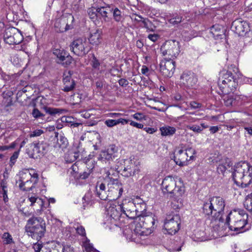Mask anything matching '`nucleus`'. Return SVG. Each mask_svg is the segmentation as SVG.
<instances>
[{
	"label": "nucleus",
	"instance_id": "nucleus-1",
	"mask_svg": "<svg viewBox=\"0 0 252 252\" xmlns=\"http://www.w3.org/2000/svg\"><path fill=\"white\" fill-rule=\"evenodd\" d=\"M233 72L234 73H232L230 70H224L220 73L218 85L224 94L233 93L238 86V80L241 74L237 68H235Z\"/></svg>",
	"mask_w": 252,
	"mask_h": 252
},
{
	"label": "nucleus",
	"instance_id": "nucleus-2",
	"mask_svg": "<svg viewBox=\"0 0 252 252\" xmlns=\"http://www.w3.org/2000/svg\"><path fill=\"white\" fill-rule=\"evenodd\" d=\"M232 175L237 185L246 188L252 182V166L246 161L238 162L234 166Z\"/></svg>",
	"mask_w": 252,
	"mask_h": 252
},
{
	"label": "nucleus",
	"instance_id": "nucleus-3",
	"mask_svg": "<svg viewBox=\"0 0 252 252\" xmlns=\"http://www.w3.org/2000/svg\"><path fill=\"white\" fill-rule=\"evenodd\" d=\"M181 182V180L179 181ZM177 184L176 179L172 176H167L162 181L161 188L163 193L169 195L170 197L179 200L184 193L185 189L181 182Z\"/></svg>",
	"mask_w": 252,
	"mask_h": 252
},
{
	"label": "nucleus",
	"instance_id": "nucleus-4",
	"mask_svg": "<svg viewBox=\"0 0 252 252\" xmlns=\"http://www.w3.org/2000/svg\"><path fill=\"white\" fill-rule=\"evenodd\" d=\"M25 228L28 235L38 241L44 236L46 230L45 223L40 217L30 218Z\"/></svg>",
	"mask_w": 252,
	"mask_h": 252
},
{
	"label": "nucleus",
	"instance_id": "nucleus-5",
	"mask_svg": "<svg viewBox=\"0 0 252 252\" xmlns=\"http://www.w3.org/2000/svg\"><path fill=\"white\" fill-rule=\"evenodd\" d=\"M155 223V220L152 215L140 216L136 219L135 233H132L130 237L127 236V238L131 241H135V238L134 236L136 235V233L142 235L144 230L154 227Z\"/></svg>",
	"mask_w": 252,
	"mask_h": 252
},
{
	"label": "nucleus",
	"instance_id": "nucleus-6",
	"mask_svg": "<svg viewBox=\"0 0 252 252\" xmlns=\"http://www.w3.org/2000/svg\"><path fill=\"white\" fill-rule=\"evenodd\" d=\"M48 144L44 141H34L28 146L26 153L31 158H37L48 151Z\"/></svg>",
	"mask_w": 252,
	"mask_h": 252
},
{
	"label": "nucleus",
	"instance_id": "nucleus-7",
	"mask_svg": "<svg viewBox=\"0 0 252 252\" xmlns=\"http://www.w3.org/2000/svg\"><path fill=\"white\" fill-rule=\"evenodd\" d=\"M38 176L36 173L32 174L29 170L23 172L20 175L19 188L24 191L32 190L38 182Z\"/></svg>",
	"mask_w": 252,
	"mask_h": 252
},
{
	"label": "nucleus",
	"instance_id": "nucleus-8",
	"mask_svg": "<svg viewBox=\"0 0 252 252\" xmlns=\"http://www.w3.org/2000/svg\"><path fill=\"white\" fill-rule=\"evenodd\" d=\"M180 217L178 214L169 215L164 223V228L169 234H175L180 229Z\"/></svg>",
	"mask_w": 252,
	"mask_h": 252
},
{
	"label": "nucleus",
	"instance_id": "nucleus-9",
	"mask_svg": "<svg viewBox=\"0 0 252 252\" xmlns=\"http://www.w3.org/2000/svg\"><path fill=\"white\" fill-rule=\"evenodd\" d=\"M3 37L5 43L9 45L19 44L24 39L20 31L14 27L7 29L5 31Z\"/></svg>",
	"mask_w": 252,
	"mask_h": 252
},
{
	"label": "nucleus",
	"instance_id": "nucleus-10",
	"mask_svg": "<svg viewBox=\"0 0 252 252\" xmlns=\"http://www.w3.org/2000/svg\"><path fill=\"white\" fill-rule=\"evenodd\" d=\"M88 43L86 38H78L74 40L70 44V50L78 56L86 55L89 52Z\"/></svg>",
	"mask_w": 252,
	"mask_h": 252
},
{
	"label": "nucleus",
	"instance_id": "nucleus-11",
	"mask_svg": "<svg viewBox=\"0 0 252 252\" xmlns=\"http://www.w3.org/2000/svg\"><path fill=\"white\" fill-rule=\"evenodd\" d=\"M107 183L108 194H109L110 201L115 200L122 195L123 189L122 184L118 180H111L106 181Z\"/></svg>",
	"mask_w": 252,
	"mask_h": 252
},
{
	"label": "nucleus",
	"instance_id": "nucleus-12",
	"mask_svg": "<svg viewBox=\"0 0 252 252\" xmlns=\"http://www.w3.org/2000/svg\"><path fill=\"white\" fill-rule=\"evenodd\" d=\"M160 50L163 56L168 55L171 59L176 58L180 53L179 42L174 40L166 41L165 45L161 47Z\"/></svg>",
	"mask_w": 252,
	"mask_h": 252
},
{
	"label": "nucleus",
	"instance_id": "nucleus-13",
	"mask_svg": "<svg viewBox=\"0 0 252 252\" xmlns=\"http://www.w3.org/2000/svg\"><path fill=\"white\" fill-rule=\"evenodd\" d=\"M214 208V219L222 221V213L225 207L224 200L220 196H214L210 198Z\"/></svg>",
	"mask_w": 252,
	"mask_h": 252
},
{
	"label": "nucleus",
	"instance_id": "nucleus-14",
	"mask_svg": "<svg viewBox=\"0 0 252 252\" xmlns=\"http://www.w3.org/2000/svg\"><path fill=\"white\" fill-rule=\"evenodd\" d=\"M197 78L195 75L189 71H184L181 75L179 85L187 89L193 88L196 86Z\"/></svg>",
	"mask_w": 252,
	"mask_h": 252
},
{
	"label": "nucleus",
	"instance_id": "nucleus-15",
	"mask_svg": "<svg viewBox=\"0 0 252 252\" xmlns=\"http://www.w3.org/2000/svg\"><path fill=\"white\" fill-rule=\"evenodd\" d=\"M139 162L134 158L127 160L125 162L124 168L121 174L126 177L133 176L139 172Z\"/></svg>",
	"mask_w": 252,
	"mask_h": 252
},
{
	"label": "nucleus",
	"instance_id": "nucleus-16",
	"mask_svg": "<svg viewBox=\"0 0 252 252\" xmlns=\"http://www.w3.org/2000/svg\"><path fill=\"white\" fill-rule=\"evenodd\" d=\"M175 69V62L169 58L162 60L159 64V70L160 73L165 77L172 76Z\"/></svg>",
	"mask_w": 252,
	"mask_h": 252
},
{
	"label": "nucleus",
	"instance_id": "nucleus-17",
	"mask_svg": "<svg viewBox=\"0 0 252 252\" xmlns=\"http://www.w3.org/2000/svg\"><path fill=\"white\" fill-rule=\"evenodd\" d=\"M121 206V211L127 218L134 219L136 218V205L133 201L126 200L123 201Z\"/></svg>",
	"mask_w": 252,
	"mask_h": 252
},
{
	"label": "nucleus",
	"instance_id": "nucleus-18",
	"mask_svg": "<svg viewBox=\"0 0 252 252\" xmlns=\"http://www.w3.org/2000/svg\"><path fill=\"white\" fill-rule=\"evenodd\" d=\"M73 71L68 70L63 73V86L62 90L64 92H68L73 91L76 86L75 81L72 79Z\"/></svg>",
	"mask_w": 252,
	"mask_h": 252
},
{
	"label": "nucleus",
	"instance_id": "nucleus-19",
	"mask_svg": "<svg viewBox=\"0 0 252 252\" xmlns=\"http://www.w3.org/2000/svg\"><path fill=\"white\" fill-rule=\"evenodd\" d=\"M118 150L115 145H110L107 149L101 152L98 159L102 161H111L116 157Z\"/></svg>",
	"mask_w": 252,
	"mask_h": 252
},
{
	"label": "nucleus",
	"instance_id": "nucleus-20",
	"mask_svg": "<svg viewBox=\"0 0 252 252\" xmlns=\"http://www.w3.org/2000/svg\"><path fill=\"white\" fill-rule=\"evenodd\" d=\"M232 28L238 34L243 35L250 31V26L248 22L240 20L233 22Z\"/></svg>",
	"mask_w": 252,
	"mask_h": 252
},
{
	"label": "nucleus",
	"instance_id": "nucleus-21",
	"mask_svg": "<svg viewBox=\"0 0 252 252\" xmlns=\"http://www.w3.org/2000/svg\"><path fill=\"white\" fill-rule=\"evenodd\" d=\"M106 212L107 215L111 219L115 221L119 220L122 215L121 206L110 204L109 207H106Z\"/></svg>",
	"mask_w": 252,
	"mask_h": 252
},
{
	"label": "nucleus",
	"instance_id": "nucleus-22",
	"mask_svg": "<svg viewBox=\"0 0 252 252\" xmlns=\"http://www.w3.org/2000/svg\"><path fill=\"white\" fill-rule=\"evenodd\" d=\"M173 159L176 164L181 167L186 165L188 161H189L187 154L185 153L182 149H177L176 150Z\"/></svg>",
	"mask_w": 252,
	"mask_h": 252
},
{
	"label": "nucleus",
	"instance_id": "nucleus-23",
	"mask_svg": "<svg viewBox=\"0 0 252 252\" xmlns=\"http://www.w3.org/2000/svg\"><path fill=\"white\" fill-rule=\"evenodd\" d=\"M28 200L31 202L30 206L34 207L37 212H40L44 206L43 200L33 193H29Z\"/></svg>",
	"mask_w": 252,
	"mask_h": 252
},
{
	"label": "nucleus",
	"instance_id": "nucleus-24",
	"mask_svg": "<svg viewBox=\"0 0 252 252\" xmlns=\"http://www.w3.org/2000/svg\"><path fill=\"white\" fill-rule=\"evenodd\" d=\"M96 195L100 199L102 200L110 201L109 194H108V189L106 190V187L105 183L97 182L95 187Z\"/></svg>",
	"mask_w": 252,
	"mask_h": 252
},
{
	"label": "nucleus",
	"instance_id": "nucleus-25",
	"mask_svg": "<svg viewBox=\"0 0 252 252\" xmlns=\"http://www.w3.org/2000/svg\"><path fill=\"white\" fill-rule=\"evenodd\" d=\"M85 153V148L83 147L82 144L79 142L76 147V151L73 153L69 155V157L70 158V162H73L76 159H82Z\"/></svg>",
	"mask_w": 252,
	"mask_h": 252
},
{
	"label": "nucleus",
	"instance_id": "nucleus-26",
	"mask_svg": "<svg viewBox=\"0 0 252 252\" xmlns=\"http://www.w3.org/2000/svg\"><path fill=\"white\" fill-rule=\"evenodd\" d=\"M242 214L236 211L230 212L226 219V223L229 226L230 224L236 223L241 220H244Z\"/></svg>",
	"mask_w": 252,
	"mask_h": 252
},
{
	"label": "nucleus",
	"instance_id": "nucleus-27",
	"mask_svg": "<svg viewBox=\"0 0 252 252\" xmlns=\"http://www.w3.org/2000/svg\"><path fill=\"white\" fill-rule=\"evenodd\" d=\"M214 208H213L212 204L210 199L205 202L202 206V213L206 216L210 217L214 219Z\"/></svg>",
	"mask_w": 252,
	"mask_h": 252
},
{
	"label": "nucleus",
	"instance_id": "nucleus-28",
	"mask_svg": "<svg viewBox=\"0 0 252 252\" xmlns=\"http://www.w3.org/2000/svg\"><path fill=\"white\" fill-rule=\"evenodd\" d=\"M59 133L58 132L55 133V137L57 138V143L55 147L56 148H61L62 150L65 149L68 144V140L63 134H60L59 137H58Z\"/></svg>",
	"mask_w": 252,
	"mask_h": 252
},
{
	"label": "nucleus",
	"instance_id": "nucleus-29",
	"mask_svg": "<svg viewBox=\"0 0 252 252\" xmlns=\"http://www.w3.org/2000/svg\"><path fill=\"white\" fill-rule=\"evenodd\" d=\"M101 33L99 30L92 32L89 38L90 43L93 45H98L101 42Z\"/></svg>",
	"mask_w": 252,
	"mask_h": 252
},
{
	"label": "nucleus",
	"instance_id": "nucleus-30",
	"mask_svg": "<svg viewBox=\"0 0 252 252\" xmlns=\"http://www.w3.org/2000/svg\"><path fill=\"white\" fill-rule=\"evenodd\" d=\"M117 166L115 167H111L110 169L106 171L105 174L106 177L105 181H110L111 180H118L117 177L118 176L119 171H117Z\"/></svg>",
	"mask_w": 252,
	"mask_h": 252
},
{
	"label": "nucleus",
	"instance_id": "nucleus-31",
	"mask_svg": "<svg viewBox=\"0 0 252 252\" xmlns=\"http://www.w3.org/2000/svg\"><path fill=\"white\" fill-rule=\"evenodd\" d=\"M247 223V222L246 220H241L236 223L230 224L228 227L231 230L236 231V233H240L244 231L243 229Z\"/></svg>",
	"mask_w": 252,
	"mask_h": 252
},
{
	"label": "nucleus",
	"instance_id": "nucleus-32",
	"mask_svg": "<svg viewBox=\"0 0 252 252\" xmlns=\"http://www.w3.org/2000/svg\"><path fill=\"white\" fill-rule=\"evenodd\" d=\"M110 11L112 12L113 18L117 23H122L124 20V15L118 7L112 8Z\"/></svg>",
	"mask_w": 252,
	"mask_h": 252
},
{
	"label": "nucleus",
	"instance_id": "nucleus-33",
	"mask_svg": "<svg viewBox=\"0 0 252 252\" xmlns=\"http://www.w3.org/2000/svg\"><path fill=\"white\" fill-rule=\"evenodd\" d=\"M13 93L12 91H5L2 94V103L5 107H8L12 104V96Z\"/></svg>",
	"mask_w": 252,
	"mask_h": 252
},
{
	"label": "nucleus",
	"instance_id": "nucleus-34",
	"mask_svg": "<svg viewBox=\"0 0 252 252\" xmlns=\"http://www.w3.org/2000/svg\"><path fill=\"white\" fill-rule=\"evenodd\" d=\"M161 135L163 136H172L176 132L175 127L170 126H164L160 127Z\"/></svg>",
	"mask_w": 252,
	"mask_h": 252
},
{
	"label": "nucleus",
	"instance_id": "nucleus-35",
	"mask_svg": "<svg viewBox=\"0 0 252 252\" xmlns=\"http://www.w3.org/2000/svg\"><path fill=\"white\" fill-rule=\"evenodd\" d=\"M43 109L46 113L51 116H55L58 114H62L66 111L64 109L53 108L48 106H44Z\"/></svg>",
	"mask_w": 252,
	"mask_h": 252
},
{
	"label": "nucleus",
	"instance_id": "nucleus-36",
	"mask_svg": "<svg viewBox=\"0 0 252 252\" xmlns=\"http://www.w3.org/2000/svg\"><path fill=\"white\" fill-rule=\"evenodd\" d=\"M210 33L214 38L219 37L221 35L222 32L221 31V28L219 25H214L210 28Z\"/></svg>",
	"mask_w": 252,
	"mask_h": 252
},
{
	"label": "nucleus",
	"instance_id": "nucleus-37",
	"mask_svg": "<svg viewBox=\"0 0 252 252\" xmlns=\"http://www.w3.org/2000/svg\"><path fill=\"white\" fill-rule=\"evenodd\" d=\"M136 205V211L137 213L136 218H138L140 216L144 215V212L146 211V204L144 202L138 203Z\"/></svg>",
	"mask_w": 252,
	"mask_h": 252
},
{
	"label": "nucleus",
	"instance_id": "nucleus-38",
	"mask_svg": "<svg viewBox=\"0 0 252 252\" xmlns=\"http://www.w3.org/2000/svg\"><path fill=\"white\" fill-rule=\"evenodd\" d=\"M67 53V52L63 49H56L54 50L53 54L58 58V61L57 63H60V62L63 61L64 56L66 55Z\"/></svg>",
	"mask_w": 252,
	"mask_h": 252
},
{
	"label": "nucleus",
	"instance_id": "nucleus-39",
	"mask_svg": "<svg viewBox=\"0 0 252 252\" xmlns=\"http://www.w3.org/2000/svg\"><path fill=\"white\" fill-rule=\"evenodd\" d=\"M108 8H110L109 4H105V6H97L98 17H105L107 18L108 12L107 11Z\"/></svg>",
	"mask_w": 252,
	"mask_h": 252
},
{
	"label": "nucleus",
	"instance_id": "nucleus-40",
	"mask_svg": "<svg viewBox=\"0 0 252 252\" xmlns=\"http://www.w3.org/2000/svg\"><path fill=\"white\" fill-rule=\"evenodd\" d=\"M68 21H70L71 23H72L74 21V17L71 14L68 15L66 17V19L64 18L61 19L62 23H63V24H66L65 27V31L72 29L73 27L71 24H68Z\"/></svg>",
	"mask_w": 252,
	"mask_h": 252
},
{
	"label": "nucleus",
	"instance_id": "nucleus-41",
	"mask_svg": "<svg viewBox=\"0 0 252 252\" xmlns=\"http://www.w3.org/2000/svg\"><path fill=\"white\" fill-rule=\"evenodd\" d=\"M141 23L143 24V27L146 28L147 31L153 32L155 31V26L148 18H144Z\"/></svg>",
	"mask_w": 252,
	"mask_h": 252
},
{
	"label": "nucleus",
	"instance_id": "nucleus-42",
	"mask_svg": "<svg viewBox=\"0 0 252 252\" xmlns=\"http://www.w3.org/2000/svg\"><path fill=\"white\" fill-rule=\"evenodd\" d=\"M87 13L90 19L92 20H96L98 17L97 6L89 8L87 10Z\"/></svg>",
	"mask_w": 252,
	"mask_h": 252
},
{
	"label": "nucleus",
	"instance_id": "nucleus-43",
	"mask_svg": "<svg viewBox=\"0 0 252 252\" xmlns=\"http://www.w3.org/2000/svg\"><path fill=\"white\" fill-rule=\"evenodd\" d=\"M84 239V241H83V247L85 248V250L87 252L95 251V250L93 247V245L90 243V240L86 237H85Z\"/></svg>",
	"mask_w": 252,
	"mask_h": 252
},
{
	"label": "nucleus",
	"instance_id": "nucleus-44",
	"mask_svg": "<svg viewBox=\"0 0 252 252\" xmlns=\"http://www.w3.org/2000/svg\"><path fill=\"white\" fill-rule=\"evenodd\" d=\"M1 238L4 245L14 243L12 236L8 232H4Z\"/></svg>",
	"mask_w": 252,
	"mask_h": 252
},
{
	"label": "nucleus",
	"instance_id": "nucleus-45",
	"mask_svg": "<svg viewBox=\"0 0 252 252\" xmlns=\"http://www.w3.org/2000/svg\"><path fill=\"white\" fill-rule=\"evenodd\" d=\"M244 206L246 209L252 214V193L247 196L244 202Z\"/></svg>",
	"mask_w": 252,
	"mask_h": 252
},
{
	"label": "nucleus",
	"instance_id": "nucleus-46",
	"mask_svg": "<svg viewBox=\"0 0 252 252\" xmlns=\"http://www.w3.org/2000/svg\"><path fill=\"white\" fill-rule=\"evenodd\" d=\"M223 100L225 105L227 106H232L235 103V99L234 98L233 94L224 96Z\"/></svg>",
	"mask_w": 252,
	"mask_h": 252
},
{
	"label": "nucleus",
	"instance_id": "nucleus-47",
	"mask_svg": "<svg viewBox=\"0 0 252 252\" xmlns=\"http://www.w3.org/2000/svg\"><path fill=\"white\" fill-rule=\"evenodd\" d=\"M1 188V190H0V192L2 194L3 199L5 202L6 201V200L8 199L7 194V190L5 189L7 188L6 183L3 180L0 182V188Z\"/></svg>",
	"mask_w": 252,
	"mask_h": 252
},
{
	"label": "nucleus",
	"instance_id": "nucleus-48",
	"mask_svg": "<svg viewBox=\"0 0 252 252\" xmlns=\"http://www.w3.org/2000/svg\"><path fill=\"white\" fill-rule=\"evenodd\" d=\"M73 61V58L69 55L68 53H66V55L64 56L63 61H62L60 63L63 64V65L68 66L72 63Z\"/></svg>",
	"mask_w": 252,
	"mask_h": 252
},
{
	"label": "nucleus",
	"instance_id": "nucleus-49",
	"mask_svg": "<svg viewBox=\"0 0 252 252\" xmlns=\"http://www.w3.org/2000/svg\"><path fill=\"white\" fill-rule=\"evenodd\" d=\"M184 21V19H182V17L179 15H176L168 20L169 23L174 26L177 25Z\"/></svg>",
	"mask_w": 252,
	"mask_h": 252
},
{
	"label": "nucleus",
	"instance_id": "nucleus-50",
	"mask_svg": "<svg viewBox=\"0 0 252 252\" xmlns=\"http://www.w3.org/2000/svg\"><path fill=\"white\" fill-rule=\"evenodd\" d=\"M185 153L187 154L188 158H189V161L190 160H193L194 158L193 155L195 154V151L194 149L192 148H189L186 150L185 152Z\"/></svg>",
	"mask_w": 252,
	"mask_h": 252
},
{
	"label": "nucleus",
	"instance_id": "nucleus-51",
	"mask_svg": "<svg viewBox=\"0 0 252 252\" xmlns=\"http://www.w3.org/2000/svg\"><path fill=\"white\" fill-rule=\"evenodd\" d=\"M84 162L87 165V167L88 168H91V169H93L94 167V161L91 160L89 158L85 157L84 159Z\"/></svg>",
	"mask_w": 252,
	"mask_h": 252
},
{
	"label": "nucleus",
	"instance_id": "nucleus-52",
	"mask_svg": "<svg viewBox=\"0 0 252 252\" xmlns=\"http://www.w3.org/2000/svg\"><path fill=\"white\" fill-rule=\"evenodd\" d=\"M87 170L85 171L82 173L80 174V178L81 179H87L89 176L92 172L93 169H91V168L87 167Z\"/></svg>",
	"mask_w": 252,
	"mask_h": 252
},
{
	"label": "nucleus",
	"instance_id": "nucleus-53",
	"mask_svg": "<svg viewBox=\"0 0 252 252\" xmlns=\"http://www.w3.org/2000/svg\"><path fill=\"white\" fill-rule=\"evenodd\" d=\"M32 116L35 119L43 117L45 115L37 108H34L32 112Z\"/></svg>",
	"mask_w": 252,
	"mask_h": 252
},
{
	"label": "nucleus",
	"instance_id": "nucleus-54",
	"mask_svg": "<svg viewBox=\"0 0 252 252\" xmlns=\"http://www.w3.org/2000/svg\"><path fill=\"white\" fill-rule=\"evenodd\" d=\"M105 124L108 127H113L119 124V122H117V120L108 119L105 121Z\"/></svg>",
	"mask_w": 252,
	"mask_h": 252
},
{
	"label": "nucleus",
	"instance_id": "nucleus-55",
	"mask_svg": "<svg viewBox=\"0 0 252 252\" xmlns=\"http://www.w3.org/2000/svg\"><path fill=\"white\" fill-rule=\"evenodd\" d=\"M90 194L89 193H86L85 196L83 197V200L84 201L83 202V207L84 209H85V207L86 205H88L90 202Z\"/></svg>",
	"mask_w": 252,
	"mask_h": 252
},
{
	"label": "nucleus",
	"instance_id": "nucleus-56",
	"mask_svg": "<svg viewBox=\"0 0 252 252\" xmlns=\"http://www.w3.org/2000/svg\"><path fill=\"white\" fill-rule=\"evenodd\" d=\"M188 127L189 129L196 133H200L203 130V128H201L200 126H197V125H193L191 126H188Z\"/></svg>",
	"mask_w": 252,
	"mask_h": 252
},
{
	"label": "nucleus",
	"instance_id": "nucleus-57",
	"mask_svg": "<svg viewBox=\"0 0 252 252\" xmlns=\"http://www.w3.org/2000/svg\"><path fill=\"white\" fill-rule=\"evenodd\" d=\"M76 231L79 235L86 237V231L83 226L80 225L77 227Z\"/></svg>",
	"mask_w": 252,
	"mask_h": 252
},
{
	"label": "nucleus",
	"instance_id": "nucleus-58",
	"mask_svg": "<svg viewBox=\"0 0 252 252\" xmlns=\"http://www.w3.org/2000/svg\"><path fill=\"white\" fill-rule=\"evenodd\" d=\"M19 152L15 151L11 157L10 159V165H13L15 163L16 159H17L19 156Z\"/></svg>",
	"mask_w": 252,
	"mask_h": 252
},
{
	"label": "nucleus",
	"instance_id": "nucleus-59",
	"mask_svg": "<svg viewBox=\"0 0 252 252\" xmlns=\"http://www.w3.org/2000/svg\"><path fill=\"white\" fill-rule=\"evenodd\" d=\"M92 65L94 69H99L100 63L98 60L94 56L92 62Z\"/></svg>",
	"mask_w": 252,
	"mask_h": 252
},
{
	"label": "nucleus",
	"instance_id": "nucleus-60",
	"mask_svg": "<svg viewBox=\"0 0 252 252\" xmlns=\"http://www.w3.org/2000/svg\"><path fill=\"white\" fill-rule=\"evenodd\" d=\"M132 117L134 119L138 120L141 121L142 120H145V116L142 113H136L132 115Z\"/></svg>",
	"mask_w": 252,
	"mask_h": 252
},
{
	"label": "nucleus",
	"instance_id": "nucleus-61",
	"mask_svg": "<svg viewBox=\"0 0 252 252\" xmlns=\"http://www.w3.org/2000/svg\"><path fill=\"white\" fill-rule=\"evenodd\" d=\"M144 18L142 17L141 15H138L137 14H133L131 17V19L132 20L136 21L137 22H142Z\"/></svg>",
	"mask_w": 252,
	"mask_h": 252
},
{
	"label": "nucleus",
	"instance_id": "nucleus-62",
	"mask_svg": "<svg viewBox=\"0 0 252 252\" xmlns=\"http://www.w3.org/2000/svg\"><path fill=\"white\" fill-rule=\"evenodd\" d=\"M43 133V131L41 129H36L33 131L30 134V137H35V136H39L41 135Z\"/></svg>",
	"mask_w": 252,
	"mask_h": 252
},
{
	"label": "nucleus",
	"instance_id": "nucleus-63",
	"mask_svg": "<svg viewBox=\"0 0 252 252\" xmlns=\"http://www.w3.org/2000/svg\"><path fill=\"white\" fill-rule=\"evenodd\" d=\"M189 105L191 108L195 109L200 108L202 106V104L197 102L192 101L190 102Z\"/></svg>",
	"mask_w": 252,
	"mask_h": 252
},
{
	"label": "nucleus",
	"instance_id": "nucleus-64",
	"mask_svg": "<svg viewBox=\"0 0 252 252\" xmlns=\"http://www.w3.org/2000/svg\"><path fill=\"white\" fill-rule=\"evenodd\" d=\"M148 38L152 41L153 42H156L159 38V36L158 34H149L148 36Z\"/></svg>",
	"mask_w": 252,
	"mask_h": 252
}]
</instances>
